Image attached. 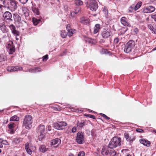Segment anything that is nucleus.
<instances>
[{
  "instance_id": "obj_4",
  "label": "nucleus",
  "mask_w": 156,
  "mask_h": 156,
  "mask_svg": "<svg viewBox=\"0 0 156 156\" xmlns=\"http://www.w3.org/2000/svg\"><path fill=\"white\" fill-rule=\"evenodd\" d=\"M45 126L43 125H39L36 129L38 135V139L40 141H42L45 138Z\"/></svg>"
},
{
  "instance_id": "obj_31",
  "label": "nucleus",
  "mask_w": 156,
  "mask_h": 156,
  "mask_svg": "<svg viewBox=\"0 0 156 156\" xmlns=\"http://www.w3.org/2000/svg\"><path fill=\"white\" fill-rule=\"evenodd\" d=\"M21 141V138H15L14 139V140L13 141V143L16 144H20Z\"/></svg>"
},
{
  "instance_id": "obj_15",
  "label": "nucleus",
  "mask_w": 156,
  "mask_h": 156,
  "mask_svg": "<svg viewBox=\"0 0 156 156\" xmlns=\"http://www.w3.org/2000/svg\"><path fill=\"white\" fill-rule=\"evenodd\" d=\"M9 28L11 30L12 33L15 36H19L20 34V32L16 30L15 27L13 24H11L9 26Z\"/></svg>"
},
{
  "instance_id": "obj_6",
  "label": "nucleus",
  "mask_w": 156,
  "mask_h": 156,
  "mask_svg": "<svg viewBox=\"0 0 156 156\" xmlns=\"http://www.w3.org/2000/svg\"><path fill=\"white\" fill-rule=\"evenodd\" d=\"M87 7L91 11H95L98 8V3L94 0H90L88 2Z\"/></svg>"
},
{
  "instance_id": "obj_43",
  "label": "nucleus",
  "mask_w": 156,
  "mask_h": 156,
  "mask_svg": "<svg viewBox=\"0 0 156 156\" xmlns=\"http://www.w3.org/2000/svg\"><path fill=\"white\" fill-rule=\"evenodd\" d=\"M100 115L103 117L104 118H105L106 119H110V118L108 117L107 116L103 114V113H101Z\"/></svg>"
},
{
  "instance_id": "obj_22",
  "label": "nucleus",
  "mask_w": 156,
  "mask_h": 156,
  "mask_svg": "<svg viewBox=\"0 0 156 156\" xmlns=\"http://www.w3.org/2000/svg\"><path fill=\"white\" fill-rule=\"evenodd\" d=\"M25 148L27 153L31 155L32 154V151L31 149V147L29 146L28 142L25 144Z\"/></svg>"
},
{
  "instance_id": "obj_23",
  "label": "nucleus",
  "mask_w": 156,
  "mask_h": 156,
  "mask_svg": "<svg viewBox=\"0 0 156 156\" xmlns=\"http://www.w3.org/2000/svg\"><path fill=\"white\" fill-rule=\"evenodd\" d=\"M77 126L79 128H81L85 126L86 125V122L84 120H81L80 121H77Z\"/></svg>"
},
{
  "instance_id": "obj_5",
  "label": "nucleus",
  "mask_w": 156,
  "mask_h": 156,
  "mask_svg": "<svg viewBox=\"0 0 156 156\" xmlns=\"http://www.w3.org/2000/svg\"><path fill=\"white\" fill-rule=\"evenodd\" d=\"M135 43L133 40H129L125 45L124 48V51L126 53L130 52L133 48L135 46Z\"/></svg>"
},
{
  "instance_id": "obj_7",
  "label": "nucleus",
  "mask_w": 156,
  "mask_h": 156,
  "mask_svg": "<svg viewBox=\"0 0 156 156\" xmlns=\"http://www.w3.org/2000/svg\"><path fill=\"white\" fill-rule=\"evenodd\" d=\"M101 35L104 39H107L112 35L111 30L108 29H104L101 32Z\"/></svg>"
},
{
  "instance_id": "obj_49",
  "label": "nucleus",
  "mask_w": 156,
  "mask_h": 156,
  "mask_svg": "<svg viewBox=\"0 0 156 156\" xmlns=\"http://www.w3.org/2000/svg\"><path fill=\"white\" fill-rule=\"evenodd\" d=\"M70 28V24H69L67 25L66 28L67 30L68 31L69 30H70L71 29Z\"/></svg>"
},
{
  "instance_id": "obj_32",
  "label": "nucleus",
  "mask_w": 156,
  "mask_h": 156,
  "mask_svg": "<svg viewBox=\"0 0 156 156\" xmlns=\"http://www.w3.org/2000/svg\"><path fill=\"white\" fill-rule=\"evenodd\" d=\"M40 151L41 152L44 153L47 151V149L46 148L45 145H41L39 148Z\"/></svg>"
},
{
  "instance_id": "obj_20",
  "label": "nucleus",
  "mask_w": 156,
  "mask_h": 156,
  "mask_svg": "<svg viewBox=\"0 0 156 156\" xmlns=\"http://www.w3.org/2000/svg\"><path fill=\"white\" fill-rule=\"evenodd\" d=\"M110 148H108L107 149L105 153L107 155H110V156H115L116 154V152L115 150H109Z\"/></svg>"
},
{
  "instance_id": "obj_3",
  "label": "nucleus",
  "mask_w": 156,
  "mask_h": 156,
  "mask_svg": "<svg viewBox=\"0 0 156 156\" xmlns=\"http://www.w3.org/2000/svg\"><path fill=\"white\" fill-rule=\"evenodd\" d=\"M33 121L32 116L30 115H27L25 116L23 121V125L26 129H30L32 127Z\"/></svg>"
},
{
  "instance_id": "obj_21",
  "label": "nucleus",
  "mask_w": 156,
  "mask_h": 156,
  "mask_svg": "<svg viewBox=\"0 0 156 156\" xmlns=\"http://www.w3.org/2000/svg\"><path fill=\"white\" fill-rule=\"evenodd\" d=\"M14 123L13 122H10L8 124V127L9 130V133L11 134H13L14 133V131L13 130V128H14Z\"/></svg>"
},
{
  "instance_id": "obj_1",
  "label": "nucleus",
  "mask_w": 156,
  "mask_h": 156,
  "mask_svg": "<svg viewBox=\"0 0 156 156\" xmlns=\"http://www.w3.org/2000/svg\"><path fill=\"white\" fill-rule=\"evenodd\" d=\"M3 3L5 7L12 12L15 11L17 9L18 2L15 0H4Z\"/></svg>"
},
{
  "instance_id": "obj_47",
  "label": "nucleus",
  "mask_w": 156,
  "mask_h": 156,
  "mask_svg": "<svg viewBox=\"0 0 156 156\" xmlns=\"http://www.w3.org/2000/svg\"><path fill=\"white\" fill-rule=\"evenodd\" d=\"M151 17L154 19V21L156 22V14L152 15H151Z\"/></svg>"
},
{
  "instance_id": "obj_41",
  "label": "nucleus",
  "mask_w": 156,
  "mask_h": 156,
  "mask_svg": "<svg viewBox=\"0 0 156 156\" xmlns=\"http://www.w3.org/2000/svg\"><path fill=\"white\" fill-rule=\"evenodd\" d=\"M136 131L138 133H142L144 132V130L141 129L136 128Z\"/></svg>"
},
{
  "instance_id": "obj_16",
  "label": "nucleus",
  "mask_w": 156,
  "mask_h": 156,
  "mask_svg": "<svg viewBox=\"0 0 156 156\" xmlns=\"http://www.w3.org/2000/svg\"><path fill=\"white\" fill-rule=\"evenodd\" d=\"M0 30L3 33H6L8 31V29L4 22L0 23Z\"/></svg>"
},
{
  "instance_id": "obj_14",
  "label": "nucleus",
  "mask_w": 156,
  "mask_h": 156,
  "mask_svg": "<svg viewBox=\"0 0 156 156\" xmlns=\"http://www.w3.org/2000/svg\"><path fill=\"white\" fill-rule=\"evenodd\" d=\"M7 70L10 72H15L21 71L23 69V68L18 66L8 67L7 68Z\"/></svg>"
},
{
  "instance_id": "obj_40",
  "label": "nucleus",
  "mask_w": 156,
  "mask_h": 156,
  "mask_svg": "<svg viewBox=\"0 0 156 156\" xmlns=\"http://www.w3.org/2000/svg\"><path fill=\"white\" fill-rule=\"evenodd\" d=\"M48 59V55H45L43 57V60L44 61H46Z\"/></svg>"
},
{
  "instance_id": "obj_39",
  "label": "nucleus",
  "mask_w": 156,
  "mask_h": 156,
  "mask_svg": "<svg viewBox=\"0 0 156 156\" xmlns=\"http://www.w3.org/2000/svg\"><path fill=\"white\" fill-rule=\"evenodd\" d=\"M85 116L86 117L92 118L93 119H95V117L94 115H91L87 114V115H85Z\"/></svg>"
},
{
  "instance_id": "obj_9",
  "label": "nucleus",
  "mask_w": 156,
  "mask_h": 156,
  "mask_svg": "<svg viewBox=\"0 0 156 156\" xmlns=\"http://www.w3.org/2000/svg\"><path fill=\"white\" fill-rule=\"evenodd\" d=\"M76 141L79 144H82L84 142V135L82 132H79L77 134Z\"/></svg>"
},
{
  "instance_id": "obj_12",
  "label": "nucleus",
  "mask_w": 156,
  "mask_h": 156,
  "mask_svg": "<svg viewBox=\"0 0 156 156\" xmlns=\"http://www.w3.org/2000/svg\"><path fill=\"white\" fill-rule=\"evenodd\" d=\"M155 8L154 6L150 5L144 8L143 12L145 13H150L153 12Z\"/></svg>"
},
{
  "instance_id": "obj_30",
  "label": "nucleus",
  "mask_w": 156,
  "mask_h": 156,
  "mask_svg": "<svg viewBox=\"0 0 156 156\" xmlns=\"http://www.w3.org/2000/svg\"><path fill=\"white\" fill-rule=\"evenodd\" d=\"M19 120V118L17 115H15L12 117L10 119V121H18Z\"/></svg>"
},
{
  "instance_id": "obj_44",
  "label": "nucleus",
  "mask_w": 156,
  "mask_h": 156,
  "mask_svg": "<svg viewBox=\"0 0 156 156\" xmlns=\"http://www.w3.org/2000/svg\"><path fill=\"white\" fill-rule=\"evenodd\" d=\"M19 2L23 4H26L28 0H19Z\"/></svg>"
},
{
  "instance_id": "obj_59",
  "label": "nucleus",
  "mask_w": 156,
  "mask_h": 156,
  "mask_svg": "<svg viewBox=\"0 0 156 156\" xmlns=\"http://www.w3.org/2000/svg\"><path fill=\"white\" fill-rule=\"evenodd\" d=\"M154 132H155V133H156V130H154Z\"/></svg>"
},
{
  "instance_id": "obj_11",
  "label": "nucleus",
  "mask_w": 156,
  "mask_h": 156,
  "mask_svg": "<svg viewBox=\"0 0 156 156\" xmlns=\"http://www.w3.org/2000/svg\"><path fill=\"white\" fill-rule=\"evenodd\" d=\"M7 48L8 49L9 53L10 54H12L15 51V48L13 44V42L12 41L10 42L8 44L7 46Z\"/></svg>"
},
{
  "instance_id": "obj_35",
  "label": "nucleus",
  "mask_w": 156,
  "mask_h": 156,
  "mask_svg": "<svg viewBox=\"0 0 156 156\" xmlns=\"http://www.w3.org/2000/svg\"><path fill=\"white\" fill-rule=\"evenodd\" d=\"M32 10L33 12L36 15H38L39 14V12L37 8L35 7H33L32 8Z\"/></svg>"
},
{
  "instance_id": "obj_36",
  "label": "nucleus",
  "mask_w": 156,
  "mask_h": 156,
  "mask_svg": "<svg viewBox=\"0 0 156 156\" xmlns=\"http://www.w3.org/2000/svg\"><path fill=\"white\" fill-rule=\"evenodd\" d=\"M75 3L76 5H81L83 4V2L80 0H75Z\"/></svg>"
},
{
  "instance_id": "obj_34",
  "label": "nucleus",
  "mask_w": 156,
  "mask_h": 156,
  "mask_svg": "<svg viewBox=\"0 0 156 156\" xmlns=\"http://www.w3.org/2000/svg\"><path fill=\"white\" fill-rule=\"evenodd\" d=\"M61 37L63 38H65L67 36V34L65 30H62L61 31L60 34Z\"/></svg>"
},
{
  "instance_id": "obj_8",
  "label": "nucleus",
  "mask_w": 156,
  "mask_h": 156,
  "mask_svg": "<svg viewBox=\"0 0 156 156\" xmlns=\"http://www.w3.org/2000/svg\"><path fill=\"white\" fill-rule=\"evenodd\" d=\"M67 124L65 122L62 121H58L54 124V128L58 130L62 129L63 127L66 126Z\"/></svg>"
},
{
  "instance_id": "obj_63",
  "label": "nucleus",
  "mask_w": 156,
  "mask_h": 156,
  "mask_svg": "<svg viewBox=\"0 0 156 156\" xmlns=\"http://www.w3.org/2000/svg\"><path fill=\"white\" fill-rule=\"evenodd\" d=\"M2 111V110H0V112Z\"/></svg>"
},
{
  "instance_id": "obj_10",
  "label": "nucleus",
  "mask_w": 156,
  "mask_h": 156,
  "mask_svg": "<svg viewBox=\"0 0 156 156\" xmlns=\"http://www.w3.org/2000/svg\"><path fill=\"white\" fill-rule=\"evenodd\" d=\"M3 17L5 21H6V20H9L11 22L13 21V20L12 19V14L9 11L5 12L3 15Z\"/></svg>"
},
{
  "instance_id": "obj_57",
  "label": "nucleus",
  "mask_w": 156,
  "mask_h": 156,
  "mask_svg": "<svg viewBox=\"0 0 156 156\" xmlns=\"http://www.w3.org/2000/svg\"><path fill=\"white\" fill-rule=\"evenodd\" d=\"M2 147V145L0 144V148H1Z\"/></svg>"
},
{
  "instance_id": "obj_24",
  "label": "nucleus",
  "mask_w": 156,
  "mask_h": 156,
  "mask_svg": "<svg viewBox=\"0 0 156 156\" xmlns=\"http://www.w3.org/2000/svg\"><path fill=\"white\" fill-rule=\"evenodd\" d=\"M148 28L151 30L152 31V33L156 34V26L155 25H152L151 24H149L148 25Z\"/></svg>"
},
{
  "instance_id": "obj_50",
  "label": "nucleus",
  "mask_w": 156,
  "mask_h": 156,
  "mask_svg": "<svg viewBox=\"0 0 156 156\" xmlns=\"http://www.w3.org/2000/svg\"><path fill=\"white\" fill-rule=\"evenodd\" d=\"M138 30L137 28H135L134 30V32H135V33L136 34H137V33L138 32Z\"/></svg>"
},
{
  "instance_id": "obj_64",
  "label": "nucleus",
  "mask_w": 156,
  "mask_h": 156,
  "mask_svg": "<svg viewBox=\"0 0 156 156\" xmlns=\"http://www.w3.org/2000/svg\"><path fill=\"white\" fill-rule=\"evenodd\" d=\"M51 156H54V155H51Z\"/></svg>"
},
{
  "instance_id": "obj_2",
  "label": "nucleus",
  "mask_w": 156,
  "mask_h": 156,
  "mask_svg": "<svg viewBox=\"0 0 156 156\" xmlns=\"http://www.w3.org/2000/svg\"><path fill=\"white\" fill-rule=\"evenodd\" d=\"M121 144V139L117 136L114 137L110 142L108 145V148L113 149L119 146Z\"/></svg>"
},
{
  "instance_id": "obj_13",
  "label": "nucleus",
  "mask_w": 156,
  "mask_h": 156,
  "mask_svg": "<svg viewBox=\"0 0 156 156\" xmlns=\"http://www.w3.org/2000/svg\"><path fill=\"white\" fill-rule=\"evenodd\" d=\"M124 137L128 141L133 142L135 139V137L133 136H131L129 133L125 132L124 134Z\"/></svg>"
},
{
  "instance_id": "obj_19",
  "label": "nucleus",
  "mask_w": 156,
  "mask_h": 156,
  "mask_svg": "<svg viewBox=\"0 0 156 156\" xmlns=\"http://www.w3.org/2000/svg\"><path fill=\"white\" fill-rule=\"evenodd\" d=\"M140 142L141 144L147 147H149L151 144V143L149 141L144 139H140Z\"/></svg>"
},
{
  "instance_id": "obj_54",
  "label": "nucleus",
  "mask_w": 156,
  "mask_h": 156,
  "mask_svg": "<svg viewBox=\"0 0 156 156\" xmlns=\"http://www.w3.org/2000/svg\"><path fill=\"white\" fill-rule=\"evenodd\" d=\"M4 6L2 5H0V8L1 9L2 8V7H4Z\"/></svg>"
},
{
  "instance_id": "obj_29",
  "label": "nucleus",
  "mask_w": 156,
  "mask_h": 156,
  "mask_svg": "<svg viewBox=\"0 0 156 156\" xmlns=\"http://www.w3.org/2000/svg\"><path fill=\"white\" fill-rule=\"evenodd\" d=\"M41 71V69L39 67H35L29 70V72L31 73H36Z\"/></svg>"
},
{
  "instance_id": "obj_18",
  "label": "nucleus",
  "mask_w": 156,
  "mask_h": 156,
  "mask_svg": "<svg viewBox=\"0 0 156 156\" xmlns=\"http://www.w3.org/2000/svg\"><path fill=\"white\" fill-rule=\"evenodd\" d=\"M121 22L122 24L124 26H126L127 27H130V25L129 23L128 22L127 19L125 17H122L121 19Z\"/></svg>"
},
{
  "instance_id": "obj_25",
  "label": "nucleus",
  "mask_w": 156,
  "mask_h": 156,
  "mask_svg": "<svg viewBox=\"0 0 156 156\" xmlns=\"http://www.w3.org/2000/svg\"><path fill=\"white\" fill-rule=\"evenodd\" d=\"M80 22L83 24H87L89 23V19L87 18L82 17L80 19Z\"/></svg>"
},
{
  "instance_id": "obj_56",
  "label": "nucleus",
  "mask_w": 156,
  "mask_h": 156,
  "mask_svg": "<svg viewBox=\"0 0 156 156\" xmlns=\"http://www.w3.org/2000/svg\"><path fill=\"white\" fill-rule=\"evenodd\" d=\"M126 156H131L130 155L128 154Z\"/></svg>"
},
{
  "instance_id": "obj_52",
  "label": "nucleus",
  "mask_w": 156,
  "mask_h": 156,
  "mask_svg": "<svg viewBox=\"0 0 156 156\" xmlns=\"http://www.w3.org/2000/svg\"><path fill=\"white\" fill-rule=\"evenodd\" d=\"M88 42L90 43H93V40L90 39V40L88 41Z\"/></svg>"
},
{
  "instance_id": "obj_61",
  "label": "nucleus",
  "mask_w": 156,
  "mask_h": 156,
  "mask_svg": "<svg viewBox=\"0 0 156 156\" xmlns=\"http://www.w3.org/2000/svg\"><path fill=\"white\" fill-rule=\"evenodd\" d=\"M154 49V50H156V47Z\"/></svg>"
},
{
  "instance_id": "obj_46",
  "label": "nucleus",
  "mask_w": 156,
  "mask_h": 156,
  "mask_svg": "<svg viewBox=\"0 0 156 156\" xmlns=\"http://www.w3.org/2000/svg\"><path fill=\"white\" fill-rule=\"evenodd\" d=\"M76 127L74 126L73 127L72 129V131L73 133H75L76 132Z\"/></svg>"
},
{
  "instance_id": "obj_17",
  "label": "nucleus",
  "mask_w": 156,
  "mask_h": 156,
  "mask_svg": "<svg viewBox=\"0 0 156 156\" xmlns=\"http://www.w3.org/2000/svg\"><path fill=\"white\" fill-rule=\"evenodd\" d=\"M61 140L58 138H56L52 140L51 141L50 145H55L57 146L61 143Z\"/></svg>"
},
{
  "instance_id": "obj_48",
  "label": "nucleus",
  "mask_w": 156,
  "mask_h": 156,
  "mask_svg": "<svg viewBox=\"0 0 156 156\" xmlns=\"http://www.w3.org/2000/svg\"><path fill=\"white\" fill-rule=\"evenodd\" d=\"M23 15L25 17H26L29 16V14L27 12H24Z\"/></svg>"
},
{
  "instance_id": "obj_37",
  "label": "nucleus",
  "mask_w": 156,
  "mask_h": 156,
  "mask_svg": "<svg viewBox=\"0 0 156 156\" xmlns=\"http://www.w3.org/2000/svg\"><path fill=\"white\" fill-rule=\"evenodd\" d=\"M142 5V2H138L135 5L134 9L135 10H137L138 9H139L140 7Z\"/></svg>"
},
{
  "instance_id": "obj_45",
  "label": "nucleus",
  "mask_w": 156,
  "mask_h": 156,
  "mask_svg": "<svg viewBox=\"0 0 156 156\" xmlns=\"http://www.w3.org/2000/svg\"><path fill=\"white\" fill-rule=\"evenodd\" d=\"M85 153L83 151H81L79 153L78 156H84Z\"/></svg>"
},
{
  "instance_id": "obj_26",
  "label": "nucleus",
  "mask_w": 156,
  "mask_h": 156,
  "mask_svg": "<svg viewBox=\"0 0 156 156\" xmlns=\"http://www.w3.org/2000/svg\"><path fill=\"white\" fill-rule=\"evenodd\" d=\"M13 17L14 21L16 22H18L21 20V17L17 13L13 14Z\"/></svg>"
},
{
  "instance_id": "obj_62",
  "label": "nucleus",
  "mask_w": 156,
  "mask_h": 156,
  "mask_svg": "<svg viewBox=\"0 0 156 156\" xmlns=\"http://www.w3.org/2000/svg\"><path fill=\"white\" fill-rule=\"evenodd\" d=\"M69 156H73V155H70Z\"/></svg>"
},
{
  "instance_id": "obj_51",
  "label": "nucleus",
  "mask_w": 156,
  "mask_h": 156,
  "mask_svg": "<svg viewBox=\"0 0 156 156\" xmlns=\"http://www.w3.org/2000/svg\"><path fill=\"white\" fill-rule=\"evenodd\" d=\"M80 10V9H78L77 11L76 10L75 12H74L75 13V14H76L79 12Z\"/></svg>"
},
{
  "instance_id": "obj_58",
  "label": "nucleus",
  "mask_w": 156,
  "mask_h": 156,
  "mask_svg": "<svg viewBox=\"0 0 156 156\" xmlns=\"http://www.w3.org/2000/svg\"><path fill=\"white\" fill-rule=\"evenodd\" d=\"M93 16H96V14H94V15H93Z\"/></svg>"
},
{
  "instance_id": "obj_53",
  "label": "nucleus",
  "mask_w": 156,
  "mask_h": 156,
  "mask_svg": "<svg viewBox=\"0 0 156 156\" xmlns=\"http://www.w3.org/2000/svg\"><path fill=\"white\" fill-rule=\"evenodd\" d=\"M4 141V140H3L2 139L0 138V143H2Z\"/></svg>"
},
{
  "instance_id": "obj_42",
  "label": "nucleus",
  "mask_w": 156,
  "mask_h": 156,
  "mask_svg": "<svg viewBox=\"0 0 156 156\" xmlns=\"http://www.w3.org/2000/svg\"><path fill=\"white\" fill-rule=\"evenodd\" d=\"M119 39L118 37L115 38L114 40V43L115 44H117L119 42Z\"/></svg>"
},
{
  "instance_id": "obj_28",
  "label": "nucleus",
  "mask_w": 156,
  "mask_h": 156,
  "mask_svg": "<svg viewBox=\"0 0 156 156\" xmlns=\"http://www.w3.org/2000/svg\"><path fill=\"white\" fill-rule=\"evenodd\" d=\"M32 21L34 24L35 26H36L41 22V20L40 19L33 17L32 19Z\"/></svg>"
},
{
  "instance_id": "obj_33",
  "label": "nucleus",
  "mask_w": 156,
  "mask_h": 156,
  "mask_svg": "<svg viewBox=\"0 0 156 156\" xmlns=\"http://www.w3.org/2000/svg\"><path fill=\"white\" fill-rule=\"evenodd\" d=\"M75 30L72 29H71L70 30H69L68 31V32L67 33L68 36L69 37L72 36L73 35Z\"/></svg>"
},
{
  "instance_id": "obj_60",
  "label": "nucleus",
  "mask_w": 156,
  "mask_h": 156,
  "mask_svg": "<svg viewBox=\"0 0 156 156\" xmlns=\"http://www.w3.org/2000/svg\"><path fill=\"white\" fill-rule=\"evenodd\" d=\"M1 152H2V150H1V149H0V153H1Z\"/></svg>"
},
{
  "instance_id": "obj_38",
  "label": "nucleus",
  "mask_w": 156,
  "mask_h": 156,
  "mask_svg": "<svg viewBox=\"0 0 156 156\" xmlns=\"http://www.w3.org/2000/svg\"><path fill=\"white\" fill-rule=\"evenodd\" d=\"M103 12L105 15H107L108 13V11L106 7H104L103 9Z\"/></svg>"
},
{
  "instance_id": "obj_55",
  "label": "nucleus",
  "mask_w": 156,
  "mask_h": 156,
  "mask_svg": "<svg viewBox=\"0 0 156 156\" xmlns=\"http://www.w3.org/2000/svg\"><path fill=\"white\" fill-rule=\"evenodd\" d=\"M5 58H4V57H3V59H2V61H5Z\"/></svg>"
},
{
  "instance_id": "obj_27",
  "label": "nucleus",
  "mask_w": 156,
  "mask_h": 156,
  "mask_svg": "<svg viewBox=\"0 0 156 156\" xmlns=\"http://www.w3.org/2000/svg\"><path fill=\"white\" fill-rule=\"evenodd\" d=\"M101 25L99 24H96L94 27V34H96L99 32L100 29Z\"/></svg>"
}]
</instances>
